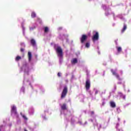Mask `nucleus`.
Instances as JSON below:
<instances>
[{"label": "nucleus", "instance_id": "obj_1", "mask_svg": "<svg viewBox=\"0 0 131 131\" xmlns=\"http://www.w3.org/2000/svg\"><path fill=\"white\" fill-rule=\"evenodd\" d=\"M30 69H31V67H29V64L27 63V62H25L23 63V66L21 68V70L25 72L24 83L25 81H28L26 78H27V77H28V75H29Z\"/></svg>", "mask_w": 131, "mask_h": 131}, {"label": "nucleus", "instance_id": "obj_2", "mask_svg": "<svg viewBox=\"0 0 131 131\" xmlns=\"http://www.w3.org/2000/svg\"><path fill=\"white\" fill-rule=\"evenodd\" d=\"M54 48L56 51L58 57H63V50H62V48H61V47L58 45H55L54 46Z\"/></svg>", "mask_w": 131, "mask_h": 131}, {"label": "nucleus", "instance_id": "obj_3", "mask_svg": "<svg viewBox=\"0 0 131 131\" xmlns=\"http://www.w3.org/2000/svg\"><path fill=\"white\" fill-rule=\"evenodd\" d=\"M11 115H14L16 117H18V114H17V108L15 105L11 106Z\"/></svg>", "mask_w": 131, "mask_h": 131}, {"label": "nucleus", "instance_id": "obj_4", "mask_svg": "<svg viewBox=\"0 0 131 131\" xmlns=\"http://www.w3.org/2000/svg\"><path fill=\"white\" fill-rule=\"evenodd\" d=\"M111 72L112 73L113 75H114L118 79V80H121V78L119 77V75H118V74H117V70L115 69V70H111Z\"/></svg>", "mask_w": 131, "mask_h": 131}, {"label": "nucleus", "instance_id": "obj_5", "mask_svg": "<svg viewBox=\"0 0 131 131\" xmlns=\"http://www.w3.org/2000/svg\"><path fill=\"white\" fill-rule=\"evenodd\" d=\"M67 92H68L67 86H65L64 87L63 90L61 94V99H63L64 98V97H66V95L67 94Z\"/></svg>", "mask_w": 131, "mask_h": 131}, {"label": "nucleus", "instance_id": "obj_6", "mask_svg": "<svg viewBox=\"0 0 131 131\" xmlns=\"http://www.w3.org/2000/svg\"><path fill=\"white\" fill-rule=\"evenodd\" d=\"M90 120L92 122H94V121H95V123H94V124H93L94 127H96V126L98 129H100V128H101V124H98V123H97V122H96L95 119H94V120L91 119Z\"/></svg>", "mask_w": 131, "mask_h": 131}, {"label": "nucleus", "instance_id": "obj_7", "mask_svg": "<svg viewBox=\"0 0 131 131\" xmlns=\"http://www.w3.org/2000/svg\"><path fill=\"white\" fill-rule=\"evenodd\" d=\"M92 40L93 41L99 40V33L98 32H95V34L92 37Z\"/></svg>", "mask_w": 131, "mask_h": 131}, {"label": "nucleus", "instance_id": "obj_8", "mask_svg": "<svg viewBox=\"0 0 131 131\" xmlns=\"http://www.w3.org/2000/svg\"><path fill=\"white\" fill-rule=\"evenodd\" d=\"M28 57L29 62L30 63V64H31V65H32V54H31V52H28Z\"/></svg>", "mask_w": 131, "mask_h": 131}, {"label": "nucleus", "instance_id": "obj_9", "mask_svg": "<svg viewBox=\"0 0 131 131\" xmlns=\"http://www.w3.org/2000/svg\"><path fill=\"white\" fill-rule=\"evenodd\" d=\"M88 39V36L85 35H82L81 37L80 38V41L81 43H84V41Z\"/></svg>", "mask_w": 131, "mask_h": 131}, {"label": "nucleus", "instance_id": "obj_10", "mask_svg": "<svg viewBox=\"0 0 131 131\" xmlns=\"http://www.w3.org/2000/svg\"><path fill=\"white\" fill-rule=\"evenodd\" d=\"M102 8L103 10H105V16H109L110 14L108 13V11L110 12V9H107V7H106V5H102Z\"/></svg>", "mask_w": 131, "mask_h": 131}, {"label": "nucleus", "instance_id": "obj_11", "mask_svg": "<svg viewBox=\"0 0 131 131\" xmlns=\"http://www.w3.org/2000/svg\"><path fill=\"white\" fill-rule=\"evenodd\" d=\"M91 87V83L90 82V80H87L86 81L85 88L86 91H89L90 90V88Z\"/></svg>", "mask_w": 131, "mask_h": 131}, {"label": "nucleus", "instance_id": "obj_12", "mask_svg": "<svg viewBox=\"0 0 131 131\" xmlns=\"http://www.w3.org/2000/svg\"><path fill=\"white\" fill-rule=\"evenodd\" d=\"M29 114L30 115H33L34 114V109L31 107L29 109Z\"/></svg>", "mask_w": 131, "mask_h": 131}, {"label": "nucleus", "instance_id": "obj_13", "mask_svg": "<svg viewBox=\"0 0 131 131\" xmlns=\"http://www.w3.org/2000/svg\"><path fill=\"white\" fill-rule=\"evenodd\" d=\"M117 51V55H118V54H120L121 53V51H122V48H121V47H116Z\"/></svg>", "mask_w": 131, "mask_h": 131}, {"label": "nucleus", "instance_id": "obj_14", "mask_svg": "<svg viewBox=\"0 0 131 131\" xmlns=\"http://www.w3.org/2000/svg\"><path fill=\"white\" fill-rule=\"evenodd\" d=\"M31 43L33 46V47H36V42L35 40L33 39H31Z\"/></svg>", "mask_w": 131, "mask_h": 131}, {"label": "nucleus", "instance_id": "obj_15", "mask_svg": "<svg viewBox=\"0 0 131 131\" xmlns=\"http://www.w3.org/2000/svg\"><path fill=\"white\" fill-rule=\"evenodd\" d=\"M118 95L120 97V98H122V99L125 100V95L122 94L121 92H118Z\"/></svg>", "mask_w": 131, "mask_h": 131}, {"label": "nucleus", "instance_id": "obj_16", "mask_svg": "<svg viewBox=\"0 0 131 131\" xmlns=\"http://www.w3.org/2000/svg\"><path fill=\"white\" fill-rule=\"evenodd\" d=\"M89 114H91L92 117H93V118H96L97 115H95V112L93 111L90 112Z\"/></svg>", "mask_w": 131, "mask_h": 131}, {"label": "nucleus", "instance_id": "obj_17", "mask_svg": "<svg viewBox=\"0 0 131 131\" xmlns=\"http://www.w3.org/2000/svg\"><path fill=\"white\" fill-rule=\"evenodd\" d=\"M71 62L72 64H76V63H77V59L76 58H73L72 60H71Z\"/></svg>", "mask_w": 131, "mask_h": 131}, {"label": "nucleus", "instance_id": "obj_18", "mask_svg": "<svg viewBox=\"0 0 131 131\" xmlns=\"http://www.w3.org/2000/svg\"><path fill=\"white\" fill-rule=\"evenodd\" d=\"M111 106L113 107L114 108L116 106V105L115 104V102H113V101H111Z\"/></svg>", "mask_w": 131, "mask_h": 131}, {"label": "nucleus", "instance_id": "obj_19", "mask_svg": "<svg viewBox=\"0 0 131 131\" xmlns=\"http://www.w3.org/2000/svg\"><path fill=\"white\" fill-rule=\"evenodd\" d=\"M78 123H79V124H80V125H83V126H85V125H86V124H88V122H85V123L84 124H82V123L81 122V121H79Z\"/></svg>", "mask_w": 131, "mask_h": 131}, {"label": "nucleus", "instance_id": "obj_20", "mask_svg": "<svg viewBox=\"0 0 131 131\" xmlns=\"http://www.w3.org/2000/svg\"><path fill=\"white\" fill-rule=\"evenodd\" d=\"M125 30H126V25L124 24V27L123 29L121 30V33H123V32L125 31Z\"/></svg>", "mask_w": 131, "mask_h": 131}, {"label": "nucleus", "instance_id": "obj_21", "mask_svg": "<svg viewBox=\"0 0 131 131\" xmlns=\"http://www.w3.org/2000/svg\"><path fill=\"white\" fill-rule=\"evenodd\" d=\"M36 16V13L34 12V11H32L31 13V17L32 18H35Z\"/></svg>", "mask_w": 131, "mask_h": 131}, {"label": "nucleus", "instance_id": "obj_22", "mask_svg": "<svg viewBox=\"0 0 131 131\" xmlns=\"http://www.w3.org/2000/svg\"><path fill=\"white\" fill-rule=\"evenodd\" d=\"M67 107H66V104H63L62 106H61V110H66Z\"/></svg>", "mask_w": 131, "mask_h": 131}, {"label": "nucleus", "instance_id": "obj_23", "mask_svg": "<svg viewBox=\"0 0 131 131\" xmlns=\"http://www.w3.org/2000/svg\"><path fill=\"white\" fill-rule=\"evenodd\" d=\"M48 32H49V28H48V27H46L44 28V32L45 33H48Z\"/></svg>", "mask_w": 131, "mask_h": 131}, {"label": "nucleus", "instance_id": "obj_24", "mask_svg": "<svg viewBox=\"0 0 131 131\" xmlns=\"http://www.w3.org/2000/svg\"><path fill=\"white\" fill-rule=\"evenodd\" d=\"M90 46H91V44L90 43V42H88L85 43V48H87V49H89Z\"/></svg>", "mask_w": 131, "mask_h": 131}, {"label": "nucleus", "instance_id": "obj_25", "mask_svg": "<svg viewBox=\"0 0 131 131\" xmlns=\"http://www.w3.org/2000/svg\"><path fill=\"white\" fill-rule=\"evenodd\" d=\"M21 57L20 56H16V57L15 58V61H19V60H21Z\"/></svg>", "mask_w": 131, "mask_h": 131}, {"label": "nucleus", "instance_id": "obj_26", "mask_svg": "<svg viewBox=\"0 0 131 131\" xmlns=\"http://www.w3.org/2000/svg\"><path fill=\"white\" fill-rule=\"evenodd\" d=\"M59 58V63L62 64V62H63V57H58Z\"/></svg>", "mask_w": 131, "mask_h": 131}, {"label": "nucleus", "instance_id": "obj_27", "mask_svg": "<svg viewBox=\"0 0 131 131\" xmlns=\"http://www.w3.org/2000/svg\"><path fill=\"white\" fill-rule=\"evenodd\" d=\"M94 92H95V95H97V94H98V93H99V90L98 89H97V88H94Z\"/></svg>", "mask_w": 131, "mask_h": 131}, {"label": "nucleus", "instance_id": "obj_28", "mask_svg": "<svg viewBox=\"0 0 131 131\" xmlns=\"http://www.w3.org/2000/svg\"><path fill=\"white\" fill-rule=\"evenodd\" d=\"M21 26H22V28H23V33L24 35H25V28L24 27V26H23V25H22Z\"/></svg>", "mask_w": 131, "mask_h": 131}, {"label": "nucleus", "instance_id": "obj_29", "mask_svg": "<svg viewBox=\"0 0 131 131\" xmlns=\"http://www.w3.org/2000/svg\"><path fill=\"white\" fill-rule=\"evenodd\" d=\"M25 91V88H24V86H23L20 89L21 93H24Z\"/></svg>", "mask_w": 131, "mask_h": 131}, {"label": "nucleus", "instance_id": "obj_30", "mask_svg": "<svg viewBox=\"0 0 131 131\" xmlns=\"http://www.w3.org/2000/svg\"><path fill=\"white\" fill-rule=\"evenodd\" d=\"M117 111L118 113H120L121 112V111L120 110V108H117Z\"/></svg>", "mask_w": 131, "mask_h": 131}, {"label": "nucleus", "instance_id": "obj_31", "mask_svg": "<svg viewBox=\"0 0 131 131\" xmlns=\"http://www.w3.org/2000/svg\"><path fill=\"white\" fill-rule=\"evenodd\" d=\"M23 118H24V119H25V120H27V118L26 117V116L25 115H23Z\"/></svg>", "mask_w": 131, "mask_h": 131}, {"label": "nucleus", "instance_id": "obj_32", "mask_svg": "<svg viewBox=\"0 0 131 131\" xmlns=\"http://www.w3.org/2000/svg\"><path fill=\"white\" fill-rule=\"evenodd\" d=\"M42 118H43V119H45V120L47 119V118L46 117V116L45 115H42Z\"/></svg>", "mask_w": 131, "mask_h": 131}, {"label": "nucleus", "instance_id": "obj_33", "mask_svg": "<svg viewBox=\"0 0 131 131\" xmlns=\"http://www.w3.org/2000/svg\"><path fill=\"white\" fill-rule=\"evenodd\" d=\"M4 128V126L1 125L0 126V131H2V130Z\"/></svg>", "mask_w": 131, "mask_h": 131}, {"label": "nucleus", "instance_id": "obj_34", "mask_svg": "<svg viewBox=\"0 0 131 131\" xmlns=\"http://www.w3.org/2000/svg\"><path fill=\"white\" fill-rule=\"evenodd\" d=\"M20 45H21V47H23V48H25V44L24 43H21Z\"/></svg>", "mask_w": 131, "mask_h": 131}, {"label": "nucleus", "instance_id": "obj_35", "mask_svg": "<svg viewBox=\"0 0 131 131\" xmlns=\"http://www.w3.org/2000/svg\"><path fill=\"white\" fill-rule=\"evenodd\" d=\"M34 28H35V27H32V28H30V30L31 31L32 30H33V29H34Z\"/></svg>", "mask_w": 131, "mask_h": 131}, {"label": "nucleus", "instance_id": "obj_36", "mask_svg": "<svg viewBox=\"0 0 131 131\" xmlns=\"http://www.w3.org/2000/svg\"><path fill=\"white\" fill-rule=\"evenodd\" d=\"M105 93H106V90H104V92H102L101 93V96H102V95L105 94Z\"/></svg>", "mask_w": 131, "mask_h": 131}, {"label": "nucleus", "instance_id": "obj_37", "mask_svg": "<svg viewBox=\"0 0 131 131\" xmlns=\"http://www.w3.org/2000/svg\"><path fill=\"white\" fill-rule=\"evenodd\" d=\"M119 18H120V19H121L122 20H124V18H123V17H121V16H119Z\"/></svg>", "mask_w": 131, "mask_h": 131}, {"label": "nucleus", "instance_id": "obj_38", "mask_svg": "<svg viewBox=\"0 0 131 131\" xmlns=\"http://www.w3.org/2000/svg\"><path fill=\"white\" fill-rule=\"evenodd\" d=\"M38 21L39 23H41V20H40V19L38 18Z\"/></svg>", "mask_w": 131, "mask_h": 131}, {"label": "nucleus", "instance_id": "obj_39", "mask_svg": "<svg viewBox=\"0 0 131 131\" xmlns=\"http://www.w3.org/2000/svg\"><path fill=\"white\" fill-rule=\"evenodd\" d=\"M57 75H58V76L59 77H60V76H61V73H58L57 74Z\"/></svg>", "mask_w": 131, "mask_h": 131}, {"label": "nucleus", "instance_id": "obj_40", "mask_svg": "<svg viewBox=\"0 0 131 131\" xmlns=\"http://www.w3.org/2000/svg\"><path fill=\"white\" fill-rule=\"evenodd\" d=\"M113 16L114 17V20H115L116 17H115V15H114V13H113Z\"/></svg>", "mask_w": 131, "mask_h": 131}, {"label": "nucleus", "instance_id": "obj_41", "mask_svg": "<svg viewBox=\"0 0 131 131\" xmlns=\"http://www.w3.org/2000/svg\"><path fill=\"white\" fill-rule=\"evenodd\" d=\"M20 51H21V52H24V49L21 48V49H20Z\"/></svg>", "mask_w": 131, "mask_h": 131}, {"label": "nucleus", "instance_id": "obj_42", "mask_svg": "<svg viewBox=\"0 0 131 131\" xmlns=\"http://www.w3.org/2000/svg\"><path fill=\"white\" fill-rule=\"evenodd\" d=\"M62 29V27H59L58 28V30H61Z\"/></svg>", "mask_w": 131, "mask_h": 131}, {"label": "nucleus", "instance_id": "obj_43", "mask_svg": "<svg viewBox=\"0 0 131 131\" xmlns=\"http://www.w3.org/2000/svg\"><path fill=\"white\" fill-rule=\"evenodd\" d=\"M104 105H105V102H102V106H104Z\"/></svg>", "mask_w": 131, "mask_h": 131}, {"label": "nucleus", "instance_id": "obj_44", "mask_svg": "<svg viewBox=\"0 0 131 131\" xmlns=\"http://www.w3.org/2000/svg\"><path fill=\"white\" fill-rule=\"evenodd\" d=\"M118 84H121V82H118Z\"/></svg>", "mask_w": 131, "mask_h": 131}, {"label": "nucleus", "instance_id": "obj_45", "mask_svg": "<svg viewBox=\"0 0 131 131\" xmlns=\"http://www.w3.org/2000/svg\"><path fill=\"white\" fill-rule=\"evenodd\" d=\"M70 118L71 121H72V119H71V118H72V117H71V116L70 117Z\"/></svg>", "mask_w": 131, "mask_h": 131}, {"label": "nucleus", "instance_id": "obj_46", "mask_svg": "<svg viewBox=\"0 0 131 131\" xmlns=\"http://www.w3.org/2000/svg\"><path fill=\"white\" fill-rule=\"evenodd\" d=\"M118 121H120V119H119V118H118Z\"/></svg>", "mask_w": 131, "mask_h": 131}, {"label": "nucleus", "instance_id": "obj_47", "mask_svg": "<svg viewBox=\"0 0 131 131\" xmlns=\"http://www.w3.org/2000/svg\"><path fill=\"white\" fill-rule=\"evenodd\" d=\"M114 88H115V89L116 90V85H115Z\"/></svg>", "mask_w": 131, "mask_h": 131}, {"label": "nucleus", "instance_id": "obj_48", "mask_svg": "<svg viewBox=\"0 0 131 131\" xmlns=\"http://www.w3.org/2000/svg\"><path fill=\"white\" fill-rule=\"evenodd\" d=\"M66 81L67 82H68V80H66Z\"/></svg>", "mask_w": 131, "mask_h": 131}, {"label": "nucleus", "instance_id": "obj_49", "mask_svg": "<svg viewBox=\"0 0 131 131\" xmlns=\"http://www.w3.org/2000/svg\"><path fill=\"white\" fill-rule=\"evenodd\" d=\"M130 91L129 90H128V93H129Z\"/></svg>", "mask_w": 131, "mask_h": 131}, {"label": "nucleus", "instance_id": "obj_50", "mask_svg": "<svg viewBox=\"0 0 131 131\" xmlns=\"http://www.w3.org/2000/svg\"><path fill=\"white\" fill-rule=\"evenodd\" d=\"M25 131H28L27 130H26V129H25Z\"/></svg>", "mask_w": 131, "mask_h": 131}, {"label": "nucleus", "instance_id": "obj_51", "mask_svg": "<svg viewBox=\"0 0 131 131\" xmlns=\"http://www.w3.org/2000/svg\"><path fill=\"white\" fill-rule=\"evenodd\" d=\"M30 79H32V77H31V78H30Z\"/></svg>", "mask_w": 131, "mask_h": 131}, {"label": "nucleus", "instance_id": "obj_52", "mask_svg": "<svg viewBox=\"0 0 131 131\" xmlns=\"http://www.w3.org/2000/svg\"><path fill=\"white\" fill-rule=\"evenodd\" d=\"M90 95H92V94L90 93Z\"/></svg>", "mask_w": 131, "mask_h": 131}, {"label": "nucleus", "instance_id": "obj_53", "mask_svg": "<svg viewBox=\"0 0 131 131\" xmlns=\"http://www.w3.org/2000/svg\"><path fill=\"white\" fill-rule=\"evenodd\" d=\"M69 121L70 120V119L68 120Z\"/></svg>", "mask_w": 131, "mask_h": 131}]
</instances>
